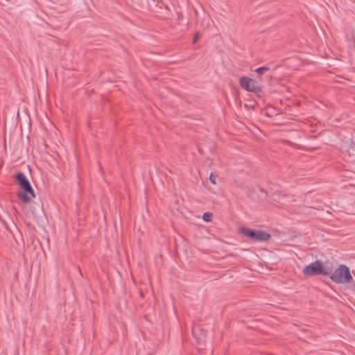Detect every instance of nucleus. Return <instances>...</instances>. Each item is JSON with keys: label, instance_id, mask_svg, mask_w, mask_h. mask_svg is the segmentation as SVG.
<instances>
[{"label": "nucleus", "instance_id": "obj_8", "mask_svg": "<svg viewBox=\"0 0 355 355\" xmlns=\"http://www.w3.org/2000/svg\"><path fill=\"white\" fill-rule=\"evenodd\" d=\"M32 209H33V211H33V214L35 216H37V215H39L40 213H42V212H43V211H42V208L40 207V205H38V206H37V207H32Z\"/></svg>", "mask_w": 355, "mask_h": 355}, {"label": "nucleus", "instance_id": "obj_10", "mask_svg": "<svg viewBox=\"0 0 355 355\" xmlns=\"http://www.w3.org/2000/svg\"><path fill=\"white\" fill-rule=\"evenodd\" d=\"M209 180L214 184H216V175H214L213 173L210 174Z\"/></svg>", "mask_w": 355, "mask_h": 355}, {"label": "nucleus", "instance_id": "obj_6", "mask_svg": "<svg viewBox=\"0 0 355 355\" xmlns=\"http://www.w3.org/2000/svg\"><path fill=\"white\" fill-rule=\"evenodd\" d=\"M349 157H352L355 160V145H352L347 150Z\"/></svg>", "mask_w": 355, "mask_h": 355}, {"label": "nucleus", "instance_id": "obj_2", "mask_svg": "<svg viewBox=\"0 0 355 355\" xmlns=\"http://www.w3.org/2000/svg\"><path fill=\"white\" fill-rule=\"evenodd\" d=\"M327 276L337 284H347L353 280L349 268L344 264H340L334 272L329 268Z\"/></svg>", "mask_w": 355, "mask_h": 355}, {"label": "nucleus", "instance_id": "obj_7", "mask_svg": "<svg viewBox=\"0 0 355 355\" xmlns=\"http://www.w3.org/2000/svg\"><path fill=\"white\" fill-rule=\"evenodd\" d=\"M269 70L268 67H261L255 69V71L259 74H263Z\"/></svg>", "mask_w": 355, "mask_h": 355}, {"label": "nucleus", "instance_id": "obj_9", "mask_svg": "<svg viewBox=\"0 0 355 355\" xmlns=\"http://www.w3.org/2000/svg\"><path fill=\"white\" fill-rule=\"evenodd\" d=\"M212 214L209 212H206L203 214L202 218L205 221L209 222L211 220Z\"/></svg>", "mask_w": 355, "mask_h": 355}, {"label": "nucleus", "instance_id": "obj_4", "mask_svg": "<svg viewBox=\"0 0 355 355\" xmlns=\"http://www.w3.org/2000/svg\"><path fill=\"white\" fill-rule=\"evenodd\" d=\"M241 232L244 236L256 241H265L270 237L268 233L262 230H253L250 228L242 227Z\"/></svg>", "mask_w": 355, "mask_h": 355}, {"label": "nucleus", "instance_id": "obj_3", "mask_svg": "<svg viewBox=\"0 0 355 355\" xmlns=\"http://www.w3.org/2000/svg\"><path fill=\"white\" fill-rule=\"evenodd\" d=\"M304 273L309 276H315L317 275H329V268H325L320 261H315L304 267Z\"/></svg>", "mask_w": 355, "mask_h": 355}, {"label": "nucleus", "instance_id": "obj_11", "mask_svg": "<svg viewBox=\"0 0 355 355\" xmlns=\"http://www.w3.org/2000/svg\"><path fill=\"white\" fill-rule=\"evenodd\" d=\"M200 38V34L198 33H196L193 37V42L195 44L198 42V40Z\"/></svg>", "mask_w": 355, "mask_h": 355}, {"label": "nucleus", "instance_id": "obj_12", "mask_svg": "<svg viewBox=\"0 0 355 355\" xmlns=\"http://www.w3.org/2000/svg\"><path fill=\"white\" fill-rule=\"evenodd\" d=\"M354 46H355V40H354Z\"/></svg>", "mask_w": 355, "mask_h": 355}, {"label": "nucleus", "instance_id": "obj_5", "mask_svg": "<svg viewBox=\"0 0 355 355\" xmlns=\"http://www.w3.org/2000/svg\"><path fill=\"white\" fill-rule=\"evenodd\" d=\"M239 83L248 92H259L261 91V87L258 82L247 76L241 77L239 79Z\"/></svg>", "mask_w": 355, "mask_h": 355}, {"label": "nucleus", "instance_id": "obj_1", "mask_svg": "<svg viewBox=\"0 0 355 355\" xmlns=\"http://www.w3.org/2000/svg\"><path fill=\"white\" fill-rule=\"evenodd\" d=\"M16 180L20 187L24 191L19 192L18 193V198L25 203L29 202L31 200V197L35 198V195L28 180L23 173H17Z\"/></svg>", "mask_w": 355, "mask_h": 355}]
</instances>
